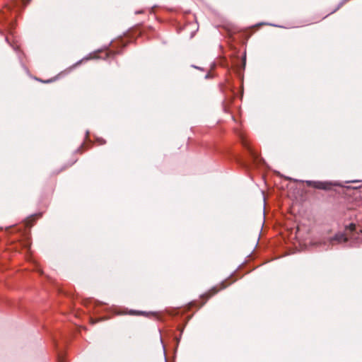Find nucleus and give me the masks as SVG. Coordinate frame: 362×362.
I'll return each instance as SVG.
<instances>
[{
	"label": "nucleus",
	"instance_id": "nucleus-1",
	"mask_svg": "<svg viewBox=\"0 0 362 362\" xmlns=\"http://www.w3.org/2000/svg\"><path fill=\"white\" fill-rule=\"evenodd\" d=\"M246 138L240 137V142L245 150V155L238 156L236 158L237 162L246 168H251L252 166H264L266 164L264 160L254 149Z\"/></svg>",
	"mask_w": 362,
	"mask_h": 362
},
{
	"label": "nucleus",
	"instance_id": "nucleus-2",
	"mask_svg": "<svg viewBox=\"0 0 362 362\" xmlns=\"http://www.w3.org/2000/svg\"><path fill=\"white\" fill-rule=\"evenodd\" d=\"M362 233V229L358 230L355 223H350L345 227L343 232H338L334 236L329 238V244L334 245L335 244H339L342 243H346L349 240H351L352 247H354L355 244L362 243L360 235Z\"/></svg>",
	"mask_w": 362,
	"mask_h": 362
},
{
	"label": "nucleus",
	"instance_id": "nucleus-3",
	"mask_svg": "<svg viewBox=\"0 0 362 362\" xmlns=\"http://www.w3.org/2000/svg\"><path fill=\"white\" fill-rule=\"evenodd\" d=\"M94 140H91L90 137H83V142L81 143V146L77 149L78 152H82L84 149L88 148L89 146H92L93 144H97L98 145H103L105 144V141L103 137H94Z\"/></svg>",
	"mask_w": 362,
	"mask_h": 362
},
{
	"label": "nucleus",
	"instance_id": "nucleus-4",
	"mask_svg": "<svg viewBox=\"0 0 362 362\" xmlns=\"http://www.w3.org/2000/svg\"><path fill=\"white\" fill-rule=\"evenodd\" d=\"M227 281L228 280L226 279L221 283V288H218V286H214L209 292L201 296L202 298H204V301L199 305V308L202 306L210 297L217 293L220 290L226 288L231 284V282L226 284Z\"/></svg>",
	"mask_w": 362,
	"mask_h": 362
},
{
	"label": "nucleus",
	"instance_id": "nucleus-5",
	"mask_svg": "<svg viewBox=\"0 0 362 362\" xmlns=\"http://www.w3.org/2000/svg\"><path fill=\"white\" fill-rule=\"evenodd\" d=\"M306 184L309 187H313L317 189H325L327 190L332 188V186L335 185L336 184L332 182H322V181H312V180H307Z\"/></svg>",
	"mask_w": 362,
	"mask_h": 362
},
{
	"label": "nucleus",
	"instance_id": "nucleus-6",
	"mask_svg": "<svg viewBox=\"0 0 362 362\" xmlns=\"http://www.w3.org/2000/svg\"><path fill=\"white\" fill-rule=\"evenodd\" d=\"M41 215H42L41 214H36L30 216V217H28L25 220V226L27 227V228L32 227V226L33 225V223L35 221V219L38 218L39 217H40Z\"/></svg>",
	"mask_w": 362,
	"mask_h": 362
},
{
	"label": "nucleus",
	"instance_id": "nucleus-7",
	"mask_svg": "<svg viewBox=\"0 0 362 362\" xmlns=\"http://www.w3.org/2000/svg\"><path fill=\"white\" fill-rule=\"evenodd\" d=\"M144 313V312H139V311H136V310H131L129 312V314H130V315H135V314L143 315Z\"/></svg>",
	"mask_w": 362,
	"mask_h": 362
},
{
	"label": "nucleus",
	"instance_id": "nucleus-8",
	"mask_svg": "<svg viewBox=\"0 0 362 362\" xmlns=\"http://www.w3.org/2000/svg\"><path fill=\"white\" fill-rule=\"evenodd\" d=\"M57 361H58V362H64V359H63L62 354H60V353H59V354H57Z\"/></svg>",
	"mask_w": 362,
	"mask_h": 362
},
{
	"label": "nucleus",
	"instance_id": "nucleus-9",
	"mask_svg": "<svg viewBox=\"0 0 362 362\" xmlns=\"http://www.w3.org/2000/svg\"><path fill=\"white\" fill-rule=\"evenodd\" d=\"M285 179H286L288 180H291V181H293V182H302L301 180H298L297 179H293V178H291L290 177H285Z\"/></svg>",
	"mask_w": 362,
	"mask_h": 362
},
{
	"label": "nucleus",
	"instance_id": "nucleus-10",
	"mask_svg": "<svg viewBox=\"0 0 362 362\" xmlns=\"http://www.w3.org/2000/svg\"><path fill=\"white\" fill-rule=\"evenodd\" d=\"M163 354H164V357H165V361L167 362L166 361V356H165V347L164 346H163Z\"/></svg>",
	"mask_w": 362,
	"mask_h": 362
},
{
	"label": "nucleus",
	"instance_id": "nucleus-11",
	"mask_svg": "<svg viewBox=\"0 0 362 362\" xmlns=\"http://www.w3.org/2000/svg\"><path fill=\"white\" fill-rule=\"evenodd\" d=\"M25 247L28 248L30 247V245L28 243H25Z\"/></svg>",
	"mask_w": 362,
	"mask_h": 362
},
{
	"label": "nucleus",
	"instance_id": "nucleus-12",
	"mask_svg": "<svg viewBox=\"0 0 362 362\" xmlns=\"http://www.w3.org/2000/svg\"><path fill=\"white\" fill-rule=\"evenodd\" d=\"M358 181L356 180H354V181H351V182H357Z\"/></svg>",
	"mask_w": 362,
	"mask_h": 362
},
{
	"label": "nucleus",
	"instance_id": "nucleus-13",
	"mask_svg": "<svg viewBox=\"0 0 362 362\" xmlns=\"http://www.w3.org/2000/svg\"><path fill=\"white\" fill-rule=\"evenodd\" d=\"M361 240H362V239H361Z\"/></svg>",
	"mask_w": 362,
	"mask_h": 362
}]
</instances>
